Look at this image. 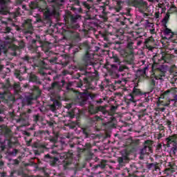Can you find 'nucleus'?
<instances>
[{
    "instance_id": "obj_43",
    "label": "nucleus",
    "mask_w": 177,
    "mask_h": 177,
    "mask_svg": "<svg viewBox=\"0 0 177 177\" xmlns=\"http://www.w3.org/2000/svg\"><path fill=\"white\" fill-rule=\"evenodd\" d=\"M24 115H26V113H24L21 115V118H23V117H24Z\"/></svg>"
},
{
    "instance_id": "obj_54",
    "label": "nucleus",
    "mask_w": 177,
    "mask_h": 177,
    "mask_svg": "<svg viewBox=\"0 0 177 177\" xmlns=\"http://www.w3.org/2000/svg\"><path fill=\"white\" fill-rule=\"evenodd\" d=\"M59 2H64V0H59Z\"/></svg>"
},
{
    "instance_id": "obj_61",
    "label": "nucleus",
    "mask_w": 177,
    "mask_h": 177,
    "mask_svg": "<svg viewBox=\"0 0 177 177\" xmlns=\"http://www.w3.org/2000/svg\"><path fill=\"white\" fill-rule=\"evenodd\" d=\"M156 2H158V0H156Z\"/></svg>"
},
{
    "instance_id": "obj_13",
    "label": "nucleus",
    "mask_w": 177,
    "mask_h": 177,
    "mask_svg": "<svg viewBox=\"0 0 177 177\" xmlns=\"http://www.w3.org/2000/svg\"><path fill=\"white\" fill-rule=\"evenodd\" d=\"M78 19H81V15L71 16V21L73 23H77Z\"/></svg>"
},
{
    "instance_id": "obj_55",
    "label": "nucleus",
    "mask_w": 177,
    "mask_h": 177,
    "mask_svg": "<svg viewBox=\"0 0 177 177\" xmlns=\"http://www.w3.org/2000/svg\"><path fill=\"white\" fill-rule=\"evenodd\" d=\"M120 71H122V69H121V67L119 68Z\"/></svg>"
},
{
    "instance_id": "obj_30",
    "label": "nucleus",
    "mask_w": 177,
    "mask_h": 177,
    "mask_svg": "<svg viewBox=\"0 0 177 177\" xmlns=\"http://www.w3.org/2000/svg\"><path fill=\"white\" fill-rule=\"evenodd\" d=\"M118 162L120 164H122V162H124V159L122 158H118Z\"/></svg>"
},
{
    "instance_id": "obj_23",
    "label": "nucleus",
    "mask_w": 177,
    "mask_h": 177,
    "mask_svg": "<svg viewBox=\"0 0 177 177\" xmlns=\"http://www.w3.org/2000/svg\"><path fill=\"white\" fill-rule=\"evenodd\" d=\"M50 142H52V143H56V142H57V138L53 137L50 138Z\"/></svg>"
},
{
    "instance_id": "obj_10",
    "label": "nucleus",
    "mask_w": 177,
    "mask_h": 177,
    "mask_svg": "<svg viewBox=\"0 0 177 177\" xmlns=\"http://www.w3.org/2000/svg\"><path fill=\"white\" fill-rule=\"evenodd\" d=\"M29 81L30 82H37V75H34V73H30L29 76Z\"/></svg>"
},
{
    "instance_id": "obj_8",
    "label": "nucleus",
    "mask_w": 177,
    "mask_h": 177,
    "mask_svg": "<svg viewBox=\"0 0 177 177\" xmlns=\"http://www.w3.org/2000/svg\"><path fill=\"white\" fill-rule=\"evenodd\" d=\"M170 41H171V42H173L172 46H174V49L175 50H177V35L174 34L172 35L171 36H170Z\"/></svg>"
},
{
    "instance_id": "obj_12",
    "label": "nucleus",
    "mask_w": 177,
    "mask_h": 177,
    "mask_svg": "<svg viewBox=\"0 0 177 177\" xmlns=\"http://www.w3.org/2000/svg\"><path fill=\"white\" fill-rule=\"evenodd\" d=\"M57 161H59V158H50V165H55Z\"/></svg>"
},
{
    "instance_id": "obj_2",
    "label": "nucleus",
    "mask_w": 177,
    "mask_h": 177,
    "mask_svg": "<svg viewBox=\"0 0 177 177\" xmlns=\"http://www.w3.org/2000/svg\"><path fill=\"white\" fill-rule=\"evenodd\" d=\"M169 93H171V91L167 90L165 91L164 93L160 94V96H158V102L157 105L158 107L156 109V111H165V108L164 106L160 107V106H169L171 104V101H165V100H161V99H167L168 96H169Z\"/></svg>"
},
{
    "instance_id": "obj_26",
    "label": "nucleus",
    "mask_w": 177,
    "mask_h": 177,
    "mask_svg": "<svg viewBox=\"0 0 177 177\" xmlns=\"http://www.w3.org/2000/svg\"><path fill=\"white\" fill-rule=\"evenodd\" d=\"M26 24H29V27H31V19H28L25 21Z\"/></svg>"
},
{
    "instance_id": "obj_31",
    "label": "nucleus",
    "mask_w": 177,
    "mask_h": 177,
    "mask_svg": "<svg viewBox=\"0 0 177 177\" xmlns=\"http://www.w3.org/2000/svg\"><path fill=\"white\" fill-rule=\"evenodd\" d=\"M161 147H162V145L161 144H158L156 146V150H160V149H161Z\"/></svg>"
},
{
    "instance_id": "obj_4",
    "label": "nucleus",
    "mask_w": 177,
    "mask_h": 177,
    "mask_svg": "<svg viewBox=\"0 0 177 177\" xmlns=\"http://www.w3.org/2000/svg\"><path fill=\"white\" fill-rule=\"evenodd\" d=\"M176 139V134H174L166 138V142H167V147H169V145H172V143H174V147L171 148L174 154H176L177 150Z\"/></svg>"
},
{
    "instance_id": "obj_51",
    "label": "nucleus",
    "mask_w": 177,
    "mask_h": 177,
    "mask_svg": "<svg viewBox=\"0 0 177 177\" xmlns=\"http://www.w3.org/2000/svg\"><path fill=\"white\" fill-rule=\"evenodd\" d=\"M2 68H3L2 65H0V70H2Z\"/></svg>"
},
{
    "instance_id": "obj_7",
    "label": "nucleus",
    "mask_w": 177,
    "mask_h": 177,
    "mask_svg": "<svg viewBox=\"0 0 177 177\" xmlns=\"http://www.w3.org/2000/svg\"><path fill=\"white\" fill-rule=\"evenodd\" d=\"M165 127H164L162 124H158L157 127V131H156V133H158L157 139H158V140H160V139H161V138H162L163 136H165Z\"/></svg>"
},
{
    "instance_id": "obj_19",
    "label": "nucleus",
    "mask_w": 177,
    "mask_h": 177,
    "mask_svg": "<svg viewBox=\"0 0 177 177\" xmlns=\"http://www.w3.org/2000/svg\"><path fill=\"white\" fill-rule=\"evenodd\" d=\"M160 167H161V165H160V163H157L156 162V171H159V174L160 175H161V169L160 168Z\"/></svg>"
},
{
    "instance_id": "obj_49",
    "label": "nucleus",
    "mask_w": 177,
    "mask_h": 177,
    "mask_svg": "<svg viewBox=\"0 0 177 177\" xmlns=\"http://www.w3.org/2000/svg\"><path fill=\"white\" fill-rule=\"evenodd\" d=\"M28 113H31V109H28Z\"/></svg>"
},
{
    "instance_id": "obj_24",
    "label": "nucleus",
    "mask_w": 177,
    "mask_h": 177,
    "mask_svg": "<svg viewBox=\"0 0 177 177\" xmlns=\"http://www.w3.org/2000/svg\"><path fill=\"white\" fill-rule=\"evenodd\" d=\"M129 100L130 102H136L135 98L133 97V95H129Z\"/></svg>"
},
{
    "instance_id": "obj_27",
    "label": "nucleus",
    "mask_w": 177,
    "mask_h": 177,
    "mask_svg": "<svg viewBox=\"0 0 177 177\" xmlns=\"http://www.w3.org/2000/svg\"><path fill=\"white\" fill-rule=\"evenodd\" d=\"M113 61L115 63H118V62H120V59H118V57H114Z\"/></svg>"
},
{
    "instance_id": "obj_50",
    "label": "nucleus",
    "mask_w": 177,
    "mask_h": 177,
    "mask_svg": "<svg viewBox=\"0 0 177 177\" xmlns=\"http://www.w3.org/2000/svg\"><path fill=\"white\" fill-rule=\"evenodd\" d=\"M71 118H74V115H71Z\"/></svg>"
},
{
    "instance_id": "obj_32",
    "label": "nucleus",
    "mask_w": 177,
    "mask_h": 177,
    "mask_svg": "<svg viewBox=\"0 0 177 177\" xmlns=\"http://www.w3.org/2000/svg\"><path fill=\"white\" fill-rule=\"evenodd\" d=\"M156 8H160V9H161V10H162V4L158 3V6H156Z\"/></svg>"
},
{
    "instance_id": "obj_29",
    "label": "nucleus",
    "mask_w": 177,
    "mask_h": 177,
    "mask_svg": "<svg viewBox=\"0 0 177 177\" xmlns=\"http://www.w3.org/2000/svg\"><path fill=\"white\" fill-rule=\"evenodd\" d=\"M167 125L169 127V128H171V125H172V122L168 120L167 122Z\"/></svg>"
},
{
    "instance_id": "obj_22",
    "label": "nucleus",
    "mask_w": 177,
    "mask_h": 177,
    "mask_svg": "<svg viewBox=\"0 0 177 177\" xmlns=\"http://www.w3.org/2000/svg\"><path fill=\"white\" fill-rule=\"evenodd\" d=\"M154 78H156V74L153 73L152 75H151V81L152 82L153 85L156 84Z\"/></svg>"
},
{
    "instance_id": "obj_21",
    "label": "nucleus",
    "mask_w": 177,
    "mask_h": 177,
    "mask_svg": "<svg viewBox=\"0 0 177 177\" xmlns=\"http://www.w3.org/2000/svg\"><path fill=\"white\" fill-rule=\"evenodd\" d=\"M60 160H66L67 158V155L66 153H61L59 155Z\"/></svg>"
},
{
    "instance_id": "obj_46",
    "label": "nucleus",
    "mask_w": 177,
    "mask_h": 177,
    "mask_svg": "<svg viewBox=\"0 0 177 177\" xmlns=\"http://www.w3.org/2000/svg\"><path fill=\"white\" fill-rule=\"evenodd\" d=\"M154 64H156V62H153V64L152 65V69L154 68Z\"/></svg>"
},
{
    "instance_id": "obj_15",
    "label": "nucleus",
    "mask_w": 177,
    "mask_h": 177,
    "mask_svg": "<svg viewBox=\"0 0 177 177\" xmlns=\"http://www.w3.org/2000/svg\"><path fill=\"white\" fill-rule=\"evenodd\" d=\"M128 49H130L133 51V42L131 41L127 44V46H126Z\"/></svg>"
},
{
    "instance_id": "obj_6",
    "label": "nucleus",
    "mask_w": 177,
    "mask_h": 177,
    "mask_svg": "<svg viewBox=\"0 0 177 177\" xmlns=\"http://www.w3.org/2000/svg\"><path fill=\"white\" fill-rule=\"evenodd\" d=\"M168 167H167L164 169L165 172H170V174H174V172H176L177 171L176 163L174 162H169Z\"/></svg>"
},
{
    "instance_id": "obj_35",
    "label": "nucleus",
    "mask_w": 177,
    "mask_h": 177,
    "mask_svg": "<svg viewBox=\"0 0 177 177\" xmlns=\"http://www.w3.org/2000/svg\"><path fill=\"white\" fill-rule=\"evenodd\" d=\"M78 88H81L82 86V82H79V84L77 85Z\"/></svg>"
},
{
    "instance_id": "obj_20",
    "label": "nucleus",
    "mask_w": 177,
    "mask_h": 177,
    "mask_svg": "<svg viewBox=\"0 0 177 177\" xmlns=\"http://www.w3.org/2000/svg\"><path fill=\"white\" fill-rule=\"evenodd\" d=\"M5 0H0V9H1V10H3V8H5Z\"/></svg>"
},
{
    "instance_id": "obj_14",
    "label": "nucleus",
    "mask_w": 177,
    "mask_h": 177,
    "mask_svg": "<svg viewBox=\"0 0 177 177\" xmlns=\"http://www.w3.org/2000/svg\"><path fill=\"white\" fill-rule=\"evenodd\" d=\"M4 38L6 39V44H12V42H13V41H14L13 37H10L9 36H6Z\"/></svg>"
},
{
    "instance_id": "obj_58",
    "label": "nucleus",
    "mask_w": 177,
    "mask_h": 177,
    "mask_svg": "<svg viewBox=\"0 0 177 177\" xmlns=\"http://www.w3.org/2000/svg\"><path fill=\"white\" fill-rule=\"evenodd\" d=\"M149 2H153V0H149Z\"/></svg>"
},
{
    "instance_id": "obj_42",
    "label": "nucleus",
    "mask_w": 177,
    "mask_h": 177,
    "mask_svg": "<svg viewBox=\"0 0 177 177\" xmlns=\"http://www.w3.org/2000/svg\"><path fill=\"white\" fill-rule=\"evenodd\" d=\"M24 60H26V62H28V57H24Z\"/></svg>"
},
{
    "instance_id": "obj_45",
    "label": "nucleus",
    "mask_w": 177,
    "mask_h": 177,
    "mask_svg": "<svg viewBox=\"0 0 177 177\" xmlns=\"http://www.w3.org/2000/svg\"><path fill=\"white\" fill-rule=\"evenodd\" d=\"M82 102H83V103H85V102H86V98H83Z\"/></svg>"
},
{
    "instance_id": "obj_40",
    "label": "nucleus",
    "mask_w": 177,
    "mask_h": 177,
    "mask_svg": "<svg viewBox=\"0 0 177 177\" xmlns=\"http://www.w3.org/2000/svg\"><path fill=\"white\" fill-rule=\"evenodd\" d=\"M31 99H28L27 102H28V104H31Z\"/></svg>"
},
{
    "instance_id": "obj_9",
    "label": "nucleus",
    "mask_w": 177,
    "mask_h": 177,
    "mask_svg": "<svg viewBox=\"0 0 177 177\" xmlns=\"http://www.w3.org/2000/svg\"><path fill=\"white\" fill-rule=\"evenodd\" d=\"M123 52L124 57H127V56H129L130 55H133V50H130L128 47H126Z\"/></svg>"
},
{
    "instance_id": "obj_39",
    "label": "nucleus",
    "mask_w": 177,
    "mask_h": 177,
    "mask_svg": "<svg viewBox=\"0 0 177 177\" xmlns=\"http://www.w3.org/2000/svg\"><path fill=\"white\" fill-rule=\"evenodd\" d=\"M45 158H50V159L52 158V157H50V156L49 154L46 155Z\"/></svg>"
},
{
    "instance_id": "obj_56",
    "label": "nucleus",
    "mask_w": 177,
    "mask_h": 177,
    "mask_svg": "<svg viewBox=\"0 0 177 177\" xmlns=\"http://www.w3.org/2000/svg\"><path fill=\"white\" fill-rule=\"evenodd\" d=\"M173 68L170 69V73H172Z\"/></svg>"
},
{
    "instance_id": "obj_25",
    "label": "nucleus",
    "mask_w": 177,
    "mask_h": 177,
    "mask_svg": "<svg viewBox=\"0 0 177 177\" xmlns=\"http://www.w3.org/2000/svg\"><path fill=\"white\" fill-rule=\"evenodd\" d=\"M91 147H92V145H91V143H86L85 145V148L88 150V149H91Z\"/></svg>"
},
{
    "instance_id": "obj_17",
    "label": "nucleus",
    "mask_w": 177,
    "mask_h": 177,
    "mask_svg": "<svg viewBox=\"0 0 177 177\" xmlns=\"http://www.w3.org/2000/svg\"><path fill=\"white\" fill-rule=\"evenodd\" d=\"M105 108L104 106H95V111H102V113H104Z\"/></svg>"
},
{
    "instance_id": "obj_5",
    "label": "nucleus",
    "mask_w": 177,
    "mask_h": 177,
    "mask_svg": "<svg viewBox=\"0 0 177 177\" xmlns=\"http://www.w3.org/2000/svg\"><path fill=\"white\" fill-rule=\"evenodd\" d=\"M153 153V149H151V141L147 140L145 141V147L140 151V158L143 159L145 154H150Z\"/></svg>"
},
{
    "instance_id": "obj_1",
    "label": "nucleus",
    "mask_w": 177,
    "mask_h": 177,
    "mask_svg": "<svg viewBox=\"0 0 177 177\" xmlns=\"http://www.w3.org/2000/svg\"><path fill=\"white\" fill-rule=\"evenodd\" d=\"M161 58L156 63V71H158V73L156 75V80H162V77H165L167 66L165 65V63H168L171 60L169 55L166 54L164 52H161Z\"/></svg>"
},
{
    "instance_id": "obj_16",
    "label": "nucleus",
    "mask_w": 177,
    "mask_h": 177,
    "mask_svg": "<svg viewBox=\"0 0 177 177\" xmlns=\"http://www.w3.org/2000/svg\"><path fill=\"white\" fill-rule=\"evenodd\" d=\"M133 95H140V90L138 88L134 87L133 90Z\"/></svg>"
},
{
    "instance_id": "obj_63",
    "label": "nucleus",
    "mask_w": 177,
    "mask_h": 177,
    "mask_svg": "<svg viewBox=\"0 0 177 177\" xmlns=\"http://www.w3.org/2000/svg\"><path fill=\"white\" fill-rule=\"evenodd\" d=\"M0 114H1V110H0Z\"/></svg>"
},
{
    "instance_id": "obj_48",
    "label": "nucleus",
    "mask_w": 177,
    "mask_h": 177,
    "mask_svg": "<svg viewBox=\"0 0 177 177\" xmlns=\"http://www.w3.org/2000/svg\"><path fill=\"white\" fill-rule=\"evenodd\" d=\"M79 12H82V8H79Z\"/></svg>"
},
{
    "instance_id": "obj_34",
    "label": "nucleus",
    "mask_w": 177,
    "mask_h": 177,
    "mask_svg": "<svg viewBox=\"0 0 177 177\" xmlns=\"http://www.w3.org/2000/svg\"><path fill=\"white\" fill-rule=\"evenodd\" d=\"M10 32V28L7 27V28H6V32Z\"/></svg>"
},
{
    "instance_id": "obj_52",
    "label": "nucleus",
    "mask_w": 177,
    "mask_h": 177,
    "mask_svg": "<svg viewBox=\"0 0 177 177\" xmlns=\"http://www.w3.org/2000/svg\"><path fill=\"white\" fill-rule=\"evenodd\" d=\"M85 96V94H82V95H81V97H84Z\"/></svg>"
},
{
    "instance_id": "obj_59",
    "label": "nucleus",
    "mask_w": 177,
    "mask_h": 177,
    "mask_svg": "<svg viewBox=\"0 0 177 177\" xmlns=\"http://www.w3.org/2000/svg\"><path fill=\"white\" fill-rule=\"evenodd\" d=\"M145 70H147V67H145Z\"/></svg>"
},
{
    "instance_id": "obj_62",
    "label": "nucleus",
    "mask_w": 177,
    "mask_h": 177,
    "mask_svg": "<svg viewBox=\"0 0 177 177\" xmlns=\"http://www.w3.org/2000/svg\"><path fill=\"white\" fill-rule=\"evenodd\" d=\"M171 89H175V88H171Z\"/></svg>"
},
{
    "instance_id": "obj_18",
    "label": "nucleus",
    "mask_w": 177,
    "mask_h": 177,
    "mask_svg": "<svg viewBox=\"0 0 177 177\" xmlns=\"http://www.w3.org/2000/svg\"><path fill=\"white\" fill-rule=\"evenodd\" d=\"M82 4L84 8H86V9L89 10L91 8V6L86 1H82Z\"/></svg>"
},
{
    "instance_id": "obj_41",
    "label": "nucleus",
    "mask_w": 177,
    "mask_h": 177,
    "mask_svg": "<svg viewBox=\"0 0 177 177\" xmlns=\"http://www.w3.org/2000/svg\"><path fill=\"white\" fill-rule=\"evenodd\" d=\"M115 109H117V107L112 106L111 110L113 111V110H115Z\"/></svg>"
},
{
    "instance_id": "obj_11",
    "label": "nucleus",
    "mask_w": 177,
    "mask_h": 177,
    "mask_svg": "<svg viewBox=\"0 0 177 177\" xmlns=\"http://www.w3.org/2000/svg\"><path fill=\"white\" fill-rule=\"evenodd\" d=\"M88 111L90 114H96V113H97V111H96V107H94L93 106H89Z\"/></svg>"
},
{
    "instance_id": "obj_33",
    "label": "nucleus",
    "mask_w": 177,
    "mask_h": 177,
    "mask_svg": "<svg viewBox=\"0 0 177 177\" xmlns=\"http://www.w3.org/2000/svg\"><path fill=\"white\" fill-rule=\"evenodd\" d=\"M99 167H100L101 168L103 169L106 167V165H104V163L102 162L101 164L99 165Z\"/></svg>"
},
{
    "instance_id": "obj_3",
    "label": "nucleus",
    "mask_w": 177,
    "mask_h": 177,
    "mask_svg": "<svg viewBox=\"0 0 177 177\" xmlns=\"http://www.w3.org/2000/svg\"><path fill=\"white\" fill-rule=\"evenodd\" d=\"M169 21V14H166L163 19L162 20V23L163 26L165 27L164 34L165 39H171V35H175V34L172 32V30L167 28V23Z\"/></svg>"
},
{
    "instance_id": "obj_60",
    "label": "nucleus",
    "mask_w": 177,
    "mask_h": 177,
    "mask_svg": "<svg viewBox=\"0 0 177 177\" xmlns=\"http://www.w3.org/2000/svg\"><path fill=\"white\" fill-rule=\"evenodd\" d=\"M157 56H158V55H157V53H156V57H157Z\"/></svg>"
},
{
    "instance_id": "obj_44",
    "label": "nucleus",
    "mask_w": 177,
    "mask_h": 177,
    "mask_svg": "<svg viewBox=\"0 0 177 177\" xmlns=\"http://www.w3.org/2000/svg\"><path fill=\"white\" fill-rule=\"evenodd\" d=\"M174 97L176 102H177V94L174 95Z\"/></svg>"
},
{
    "instance_id": "obj_38",
    "label": "nucleus",
    "mask_w": 177,
    "mask_h": 177,
    "mask_svg": "<svg viewBox=\"0 0 177 177\" xmlns=\"http://www.w3.org/2000/svg\"><path fill=\"white\" fill-rule=\"evenodd\" d=\"M56 85H57V82L53 83L52 88H55V86H56Z\"/></svg>"
},
{
    "instance_id": "obj_57",
    "label": "nucleus",
    "mask_w": 177,
    "mask_h": 177,
    "mask_svg": "<svg viewBox=\"0 0 177 177\" xmlns=\"http://www.w3.org/2000/svg\"><path fill=\"white\" fill-rule=\"evenodd\" d=\"M28 117H29L28 115H26V120H28Z\"/></svg>"
},
{
    "instance_id": "obj_53",
    "label": "nucleus",
    "mask_w": 177,
    "mask_h": 177,
    "mask_svg": "<svg viewBox=\"0 0 177 177\" xmlns=\"http://www.w3.org/2000/svg\"><path fill=\"white\" fill-rule=\"evenodd\" d=\"M3 165V162H0V165Z\"/></svg>"
},
{
    "instance_id": "obj_37",
    "label": "nucleus",
    "mask_w": 177,
    "mask_h": 177,
    "mask_svg": "<svg viewBox=\"0 0 177 177\" xmlns=\"http://www.w3.org/2000/svg\"><path fill=\"white\" fill-rule=\"evenodd\" d=\"M168 102H174V103H176V100H175V97H174V99L169 100Z\"/></svg>"
},
{
    "instance_id": "obj_47",
    "label": "nucleus",
    "mask_w": 177,
    "mask_h": 177,
    "mask_svg": "<svg viewBox=\"0 0 177 177\" xmlns=\"http://www.w3.org/2000/svg\"><path fill=\"white\" fill-rule=\"evenodd\" d=\"M142 74H145L146 71H142Z\"/></svg>"
},
{
    "instance_id": "obj_36",
    "label": "nucleus",
    "mask_w": 177,
    "mask_h": 177,
    "mask_svg": "<svg viewBox=\"0 0 177 177\" xmlns=\"http://www.w3.org/2000/svg\"><path fill=\"white\" fill-rule=\"evenodd\" d=\"M160 17V12H156V19H158Z\"/></svg>"
},
{
    "instance_id": "obj_28",
    "label": "nucleus",
    "mask_w": 177,
    "mask_h": 177,
    "mask_svg": "<svg viewBox=\"0 0 177 177\" xmlns=\"http://www.w3.org/2000/svg\"><path fill=\"white\" fill-rule=\"evenodd\" d=\"M14 161V165H19V160H17V159H15V160H13Z\"/></svg>"
}]
</instances>
